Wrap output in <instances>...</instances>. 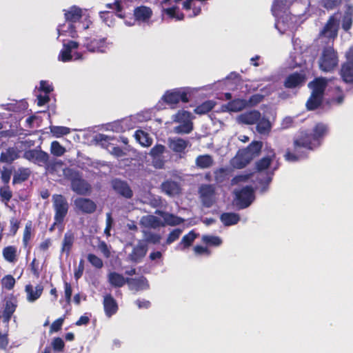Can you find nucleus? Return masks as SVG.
<instances>
[{"label":"nucleus","mask_w":353,"mask_h":353,"mask_svg":"<svg viewBox=\"0 0 353 353\" xmlns=\"http://www.w3.org/2000/svg\"><path fill=\"white\" fill-rule=\"evenodd\" d=\"M327 132V125L322 123H317L311 132H301L294 141L293 149L285 154V159L294 162L305 157L308 151L314 150L321 144Z\"/></svg>","instance_id":"1"},{"label":"nucleus","mask_w":353,"mask_h":353,"mask_svg":"<svg viewBox=\"0 0 353 353\" xmlns=\"http://www.w3.org/2000/svg\"><path fill=\"white\" fill-rule=\"evenodd\" d=\"M46 170L51 174L57 173L59 176L63 174L69 179L71 181L72 190L79 194L85 195L90 190V185L81 179L79 174L72 169H63V163L61 161L47 165Z\"/></svg>","instance_id":"2"},{"label":"nucleus","mask_w":353,"mask_h":353,"mask_svg":"<svg viewBox=\"0 0 353 353\" xmlns=\"http://www.w3.org/2000/svg\"><path fill=\"white\" fill-rule=\"evenodd\" d=\"M201 90V88H177L166 90L162 95L160 101L157 104L159 109H162L161 103H165L170 106V108H176V105L182 101L187 103L191 95Z\"/></svg>","instance_id":"3"},{"label":"nucleus","mask_w":353,"mask_h":353,"mask_svg":"<svg viewBox=\"0 0 353 353\" xmlns=\"http://www.w3.org/2000/svg\"><path fill=\"white\" fill-rule=\"evenodd\" d=\"M294 0H275L272 12L276 17H279L276 23V28L281 32H284L287 28L294 29L296 17L286 14V10Z\"/></svg>","instance_id":"4"},{"label":"nucleus","mask_w":353,"mask_h":353,"mask_svg":"<svg viewBox=\"0 0 353 353\" xmlns=\"http://www.w3.org/2000/svg\"><path fill=\"white\" fill-rule=\"evenodd\" d=\"M326 84L327 81L324 78H319L310 83L309 87L312 91L306 103L308 110H314L321 105Z\"/></svg>","instance_id":"5"},{"label":"nucleus","mask_w":353,"mask_h":353,"mask_svg":"<svg viewBox=\"0 0 353 353\" xmlns=\"http://www.w3.org/2000/svg\"><path fill=\"white\" fill-rule=\"evenodd\" d=\"M192 114L186 110H180L172 116V120L174 123H179L174 128L176 134H189L193 130Z\"/></svg>","instance_id":"6"},{"label":"nucleus","mask_w":353,"mask_h":353,"mask_svg":"<svg viewBox=\"0 0 353 353\" xmlns=\"http://www.w3.org/2000/svg\"><path fill=\"white\" fill-rule=\"evenodd\" d=\"M112 46V43L107 37H85L83 41V46L92 53L105 54Z\"/></svg>","instance_id":"7"},{"label":"nucleus","mask_w":353,"mask_h":353,"mask_svg":"<svg viewBox=\"0 0 353 353\" xmlns=\"http://www.w3.org/2000/svg\"><path fill=\"white\" fill-rule=\"evenodd\" d=\"M79 46V43L74 41L63 43L58 57L59 61L68 62L72 59L74 61L83 59V54L76 51Z\"/></svg>","instance_id":"8"},{"label":"nucleus","mask_w":353,"mask_h":353,"mask_svg":"<svg viewBox=\"0 0 353 353\" xmlns=\"http://www.w3.org/2000/svg\"><path fill=\"white\" fill-rule=\"evenodd\" d=\"M235 204L241 209L248 207L254 200L253 188L246 185L234 191Z\"/></svg>","instance_id":"9"},{"label":"nucleus","mask_w":353,"mask_h":353,"mask_svg":"<svg viewBox=\"0 0 353 353\" xmlns=\"http://www.w3.org/2000/svg\"><path fill=\"white\" fill-rule=\"evenodd\" d=\"M319 67L325 72L333 70L338 63V58L335 51L331 47L325 48L319 59Z\"/></svg>","instance_id":"10"},{"label":"nucleus","mask_w":353,"mask_h":353,"mask_svg":"<svg viewBox=\"0 0 353 353\" xmlns=\"http://www.w3.org/2000/svg\"><path fill=\"white\" fill-rule=\"evenodd\" d=\"M168 145L179 158H183L191 147V143L188 140L180 137H171L168 139Z\"/></svg>","instance_id":"11"},{"label":"nucleus","mask_w":353,"mask_h":353,"mask_svg":"<svg viewBox=\"0 0 353 353\" xmlns=\"http://www.w3.org/2000/svg\"><path fill=\"white\" fill-rule=\"evenodd\" d=\"M53 207L55 210L54 219L57 224L62 222L68 210V204L62 195L56 194L52 196Z\"/></svg>","instance_id":"12"},{"label":"nucleus","mask_w":353,"mask_h":353,"mask_svg":"<svg viewBox=\"0 0 353 353\" xmlns=\"http://www.w3.org/2000/svg\"><path fill=\"white\" fill-rule=\"evenodd\" d=\"M181 0H158L162 7V12L167 14L170 19L181 21L184 19V14L179 11V8L173 6L172 2H179Z\"/></svg>","instance_id":"13"},{"label":"nucleus","mask_w":353,"mask_h":353,"mask_svg":"<svg viewBox=\"0 0 353 353\" xmlns=\"http://www.w3.org/2000/svg\"><path fill=\"white\" fill-rule=\"evenodd\" d=\"M201 201L205 207H210L215 201L214 188L212 185H203L199 189Z\"/></svg>","instance_id":"14"},{"label":"nucleus","mask_w":353,"mask_h":353,"mask_svg":"<svg viewBox=\"0 0 353 353\" xmlns=\"http://www.w3.org/2000/svg\"><path fill=\"white\" fill-rule=\"evenodd\" d=\"M24 157L31 162L42 165L48 162L49 156L42 150H30L24 153Z\"/></svg>","instance_id":"15"},{"label":"nucleus","mask_w":353,"mask_h":353,"mask_svg":"<svg viewBox=\"0 0 353 353\" xmlns=\"http://www.w3.org/2000/svg\"><path fill=\"white\" fill-rule=\"evenodd\" d=\"M339 29V21L335 17L332 16L330 18L327 24L321 32V37L333 40L337 35Z\"/></svg>","instance_id":"16"},{"label":"nucleus","mask_w":353,"mask_h":353,"mask_svg":"<svg viewBox=\"0 0 353 353\" xmlns=\"http://www.w3.org/2000/svg\"><path fill=\"white\" fill-rule=\"evenodd\" d=\"M75 209L83 213H92L95 211L97 205L94 201L86 198H77L74 201Z\"/></svg>","instance_id":"17"},{"label":"nucleus","mask_w":353,"mask_h":353,"mask_svg":"<svg viewBox=\"0 0 353 353\" xmlns=\"http://www.w3.org/2000/svg\"><path fill=\"white\" fill-rule=\"evenodd\" d=\"M166 148L161 144L156 145L150 151V155L152 157V164L157 168H162L165 160L162 159V155L165 152Z\"/></svg>","instance_id":"18"},{"label":"nucleus","mask_w":353,"mask_h":353,"mask_svg":"<svg viewBox=\"0 0 353 353\" xmlns=\"http://www.w3.org/2000/svg\"><path fill=\"white\" fill-rule=\"evenodd\" d=\"M147 252V247L145 243L139 242L133 246L131 252L128 254V259L130 261L138 263L143 258Z\"/></svg>","instance_id":"19"},{"label":"nucleus","mask_w":353,"mask_h":353,"mask_svg":"<svg viewBox=\"0 0 353 353\" xmlns=\"http://www.w3.org/2000/svg\"><path fill=\"white\" fill-rule=\"evenodd\" d=\"M261 113L257 110H252L241 114L236 117V121L239 123L252 125L256 123L260 119Z\"/></svg>","instance_id":"20"},{"label":"nucleus","mask_w":353,"mask_h":353,"mask_svg":"<svg viewBox=\"0 0 353 353\" xmlns=\"http://www.w3.org/2000/svg\"><path fill=\"white\" fill-rule=\"evenodd\" d=\"M305 82V75L299 73H293L286 77L284 81V85L287 88H295L302 86Z\"/></svg>","instance_id":"21"},{"label":"nucleus","mask_w":353,"mask_h":353,"mask_svg":"<svg viewBox=\"0 0 353 353\" xmlns=\"http://www.w3.org/2000/svg\"><path fill=\"white\" fill-rule=\"evenodd\" d=\"M247 152L240 150L236 155L230 161L231 165L237 169H241L248 164L251 160L250 157L248 156Z\"/></svg>","instance_id":"22"},{"label":"nucleus","mask_w":353,"mask_h":353,"mask_svg":"<svg viewBox=\"0 0 353 353\" xmlns=\"http://www.w3.org/2000/svg\"><path fill=\"white\" fill-rule=\"evenodd\" d=\"M64 15L66 21L71 23L79 22L84 16L83 10L77 6H72L67 10H64Z\"/></svg>","instance_id":"23"},{"label":"nucleus","mask_w":353,"mask_h":353,"mask_svg":"<svg viewBox=\"0 0 353 353\" xmlns=\"http://www.w3.org/2000/svg\"><path fill=\"white\" fill-rule=\"evenodd\" d=\"M77 27L70 22H65L60 24L57 28L59 38L62 36L76 38L77 37Z\"/></svg>","instance_id":"24"},{"label":"nucleus","mask_w":353,"mask_h":353,"mask_svg":"<svg viewBox=\"0 0 353 353\" xmlns=\"http://www.w3.org/2000/svg\"><path fill=\"white\" fill-rule=\"evenodd\" d=\"M43 290V288L40 285L36 286L27 285L25 288L27 301L30 303L34 302L41 296Z\"/></svg>","instance_id":"25"},{"label":"nucleus","mask_w":353,"mask_h":353,"mask_svg":"<svg viewBox=\"0 0 353 353\" xmlns=\"http://www.w3.org/2000/svg\"><path fill=\"white\" fill-rule=\"evenodd\" d=\"M103 307L105 314L110 317L118 310V305L114 299L110 294L105 295L103 299Z\"/></svg>","instance_id":"26"},{"label":"nucleus","mask_w":353,"mask_h":353,"mask_svg":"<svg viewBox=\"0 0 353 353\" xmlns=\"http://www.w3.org/2000/svg\"><path fill=\"white\" fill-rule=\"evenodd\" d=\"M152 10L146 6H140L135 8L134 15L135 20L140 22H145L148 21L152 17Z\"/></svg>","instance_id":"27"},{"label":"nucleus","mask_w":353,"mask_h":353,"mask_svg":"<svg viewBox=\"0 0 353 353\" xmlns=\"http://www.w3.org/2000/svg\"><path fill=\"white\" fill-rule=\"evenodd\" d=\"M141 224L145 228H157L163 225V222L160 217L153 215L143 216L140 221Z\"/></svg>","instance_id":"28"},{"label":"nucleus","mask_w":353,"mask_h":353,"mask_svg":"<svg viewBox=\"0 0 353 353\" xmlns=\"http://www.w3.org/2000/svg\"><path fill=\"white\" fill-rule=\"evenodd\" d=\"M112 187L114 190L126 198H130L132 196V192L128 184L120 180H114L112 181Z\"/></svg>","instance_id":"29"},{"label":"nucleus","mask_w":353,"mask_h":353,"mask_svg":"<svg viewBox=\"0 0 353 353\" xmlns=\"http://www.w3.org/2000/svg\"><path fill=\"white\" fill-rule=\"evenodd\" d=\"M108 279L111 285L117 288L122 287L126 283H128V280H130V279H125L122 274L116 272H109Z\"/></svg>","instance_id":"30"},{"label":"nucleus","mask_w":353,"mask_h":353,"mask_svg":"<svg viewBox=\"0 0 353 353\" xmlns=\"http://www.w3.org/2000/svg\"><path fill=\"white\" fill-rule=\"evenodd\" d=\"M341 75L345 82H353V61H348L343 65Z\"/></svg>","instance_id":"31"},{"label":"nucleus","mask_w":353,"mask_h":353,"mask_svg":"<svg viewBox=\"0 0 353 353\" xmlns=\"http://www.w3.org/2000/svg\"><path fill=\"white\" fill-rule=\"evenodd\" d=\"M128 284L131 290L135 291L144 290L149 287L148 281L144 277H141L137 279H130L128 280Z\"/></svg>","instance_id":"32"},{"label":"nucleus","mask_w":353,"mask_h":353,"mask_svg":"<svg viewBox=\"0 0 353 353\" xmlns=\"http://www.w3.org/2000/svg\"><path fill=\"white\" fill-rule=\"evenodd\" d=\"M157 213H158V214H159L161 216V219L163 222V225L165 224L170 225H176L181 223L183 221L181 218L176 216L172 214L161 211H157Z\"/></svg>","instance_id":"33"},{"label":"nucleus","mask_w":353,"mask_h":353,"mask_svg":"<svg viewBox=\"0 0 353 353\" xmlns=\"http://www.w3.org/2000/svg\"><path fill=\"white\" fill-rule=\"evenodd\" d=\"M248 105V103L245 100L236 99L228 103L223 108L230 112H239L246 108Z\"/></svg>","instance_id":"34"},{"label":"nucleus","mask_w":353,"mask_h":353,"mask_svg":"<svg viewBox=\"0 0 353 353\" xmlns=\"http://www.w3.org/2000/svg\"><path fill=\"white\" fill-rule=\"evenodd\" d=\"M256 130L261 134H268L272 129L271 122L265 117H260L256 122Z\"/></svg>","instance_id":"35"},{"label":"nucleus","mask_w":353,"mask_h":353,"mask_svg":"<svg viewBox=\"0 0 353 353\" xmlns=\"http://www.w3.org/2000/svg\"><path fill=\"white\" fill-rule=\"evenodd\" d=\"M74 234L71 232H67L64 234V237L62 241L61 252L65 253L67 256H68L74 243Z\"/></svg>","instance_id":"36"},{"label":"nucleus","mask_w":353,"mask_h":353,"mask_svg":"<svg viewBox=\"0 0 353 353\" xmlns=\"http://www.w3.org/2000/svg\"><path fill=\"white\" fill-rule=\"evenodd\" d=\"M220 219L224 225L230 226L236 224L240 220V216L236 213L225 212L221 215Z\"/></svg>","instance_id":"37"},{"label":"nucleus","mask_w":353,"mask_h":353,"mask_svg":"<svg viewBox=\"0 0 353 353\" xmlns=\"http://www.w3.org/2000/svg\"><path fill=\"white\" fill-rule=\"evenodd\" d=\"M352 18L353 8L351 6H348L342 19V28L344 30L347 31L351 28L353 21Z\"/></svg>","instance_id":"38"},{"label":"nucleus","mask_w":353,"mask_h":353,"mask_svg":"<svg viewBox=\"0 0 353 353\" xmlns=\"http://www.w3.org/2000/svg\"><path fill=\"white\" fill-rule=\"evenodd\" d=\"M276 89V87L273 85H269V87L265 88L263 92H264L263 94H256L252 95L248 102V105H256L259 103H260L263 97L266 95L270 94L272 92H273Z\"/></svg>","instance_id":"39"},{"label":"nucleus","mask_w":353,"mask_h":353,"mask_svg":"<svg viewBox=\"0 0 353 353\" xmlns=\"http://www.w3.org/2000/svg\"><path fill=\"white\" fill-rule=\"evenodd\" d=\"M3 256L8 262L15 263L17 260V249L15 246L10 245L3 248Z\"/></svg>","instance_id":"40"},{"label":"nucleus","mask_w":353,"mask_h":353,"mask_svg":"<svg viewBox=\"0 0 353 353\" xmlns=\"http://www.w3.org/2000/svg\"><path fill=\"white\" fill-rule=\"evenodd\" d=\"M262 145L261 141H253L247 148L243 149V150L247 152L248 157L251 156L250 160L252 161L255 157L259 155L262 148Z\"/></svg>","instance_id":"41"},{"label":"nucleus","mask_w":353,"mask_h":353,"mask_svg":"<svg viewBox=\"0 0 353 353\" xmlns=\"http://www.w3.org/2000/svg\"><path fill=\"white\" fill-rule=\"evenodd\" d=\"M134 137L135 139L143 146L148 147L152 144V139L143 130H137L134 134Z\"/></svg>","instance_id":"42"},{"label":"nucleus","mask_w":353,"mask_h":353,"mask_svg":"<svg viewBox=\"0 0 353 353\" xmlns=\"http://www.w3.org/2000/svg\"><path fill=\"white\" fill-rule=\"evenodd\" d=\"M274 158V152L271 150L267 157L263 158L256 163V168L259 172L266 170L270 165L271 161Z\"/></svg>","instance_id":"43"},{"label":"nucleus","mask_w":353,"mask_h":353,"mask_svg":"<svg viewBox=\"0 0 353 353\" xmlns=\"http://www.w3.org/2000/svg\"><path fill=\"white\" fill-rule=\"evenodd\" d=\"M212 164L213 159L212 157L208 154L200 155L196 159V165L200 168H208Z\"/></svg>","instance_id":"44"},{"label":"nucleus","mask_w":353,"mask_h":353,"mask_svg":"<svg viewBox=\"0 0 353 353\" xmlns=\"http://www.w3.org/2000/svg\"><path fill=\"white\" fill-rule=\"evenodd\" d=\"M196 238V234L193 231L190 232L182 238L180 244L177 246V249L183 250L189 247Z\"/></svg>","instance_id":"45"},{"label":"nucleus","mask_w":353,"mask_h":353,"mask_svg":"<svg viewBox=\"0 0 353 353\" xmlns=\"http://www.w3.org/2000/svg\"><path fill=\"white\" fill-rule=\"evenodd\" d=\"M50 132L57 138L61 137L70 133V129L65 126L50 125Z\"/></svg>","instance_id":"46"},{"label":"nucleus","mask_w":353,"mask_h":353,"mask_svg":"<svg viewBox=\"0 0 353 353\" xmlns=\"http://www.w3.org/2000/svg\"><path fill=\"white\" fill-rule=\"evenodd\" d=\"M17 157V154L14 148H9L1 154L0 161L5 163H11Z\"/></svg>","instance_id":"47"},{"label":"nucleus","mask_w":353,"mask_h":353,"mask_svg":"<svg viewBox=\"0 0 353 353\" xmlns=\"http://www.w3.org/2000/svg\"><path fill=\"white\" fill-rule=\"evenodd\" d=\"M215 105V102L213 101H206L202 104L198 105L194 109V112L199 114H203L210 111Z\"/></svg>","instance_id":"48"},{"label":"nucleus","mask_w":353,"mask_h":353,"mask_svg":"<svg viewBox=\"0 0 353 353\" xmlns=\"http://www.w3.org/2000/svg\"><path fill=\"white\" fill-rule=\"evenodd\" d=\"M163 191L168 195L173 196L179 192V185L172 181H168L163 184Z\"/></svg>","instance_id":"49"},{"label":"nucleus","mask_w":353,"mask_h":353,"mask_svg":"<svg viewBox=\"0 0 353 353\" xmlns=\"http://www.w3.org/2000/svg\"><path fill=\"white\" fill-rule=\"evenodd\" d=\"M66 152V149L62 146L59 142L54 141L50 145V152L56 157H61Z\"/></svg>","instance_id":"50"},{"label":"nucleus","mask_w":353,"mask_h":353,"mask_svg":"<svg viewBox=\"0 0 353 353\" xmlns=\"http://www.w3.org/2000/svg\"><path fill=\"white\" fill-rule=\"evenodd\" d=\"M254 174H240L236 176L232 180V185H241L244 183H249L250 181H252L254 178Z\"/></svg>","instance_id":"51"},{"label":"nucleus","mask_w":353,"mask_h":353,"mask_svg":"<svg viewBox=\"0 0 353 353\" xmlns=\"http://www.w3.org/2000/svg\"><path fill=\"white\" fill-rule=\"evenodd\" d=\"M202 241L212 246H219L222 243V240L220 237L213 235H203L202 236Z\"/></svg>","instance_id":"52"},{"label":"nucleus","mask_w":353,"mask_h":353,"mask_svg":"<svg viewBox=\"0 0 353 353\" xmlns=\"http://www.w3.org/2000/svg\"><path fill=\"white\" fill-rule=\"evenodd\" d=\"M342 0H319V3L327 10H332L339 6Z\"/></svg>","instance_id":"53"},{"label":"nucleus","mask_w":353,"mask_h":353,"mask_svg":"<svg viewBox=\"0 0 353 353\" xmlns=\"http://www.w3.org/2000/svg\"><path fill=\"white\" fill-rule=\"evenodd\" d=\"M32 235V223L28 222L26 224L25 229L23 231V243L26 246L31 239Z\"/></svg>","instance_id":"54"},{"label":"nucleus","mask_w":353,"mask_h":353,"mask_svg":"<svg viewBox=\"0 0 353 353\" xmlns=\"http://www.w3.org/2000/svg\"><path fill=\"white\" fill-rule=\"evenodd\" d=\"M88 261L96 268L100 269L103 267V263L102 260L97 256L93 254L88 255Z\"/></svg>","instance_id":"55"},{"label":"nucleus","mask_w":353,"mask_h":353,"mask_svg":"<svg viewBox=\"0 0 353 353\" xmlns=\"http://www.w3.org/2000/svg\"><path fill=\"white\" fill-rule=\"evenodd\" d=\"M1 283L3 288L11 290L15 284V279L11 275H6L2 279Z\"/></svg>","instance_id":"56"},{"label":"nucleus","mask_w":353,"mask_h":353,"mask_svg":"<svg viewBox=\"0 0 353 353\" xmlns=\"http://www.w3.org/2000/svg\"><path fill=\"white\" fill-rule=\"evenodd\" d=\"M39 90L43 92L45 94H48L53 90V86L49 81L42 80L39 83Z\"/></svg>","instance_id":"57"},{"label":"nucleus","mask_w":353,"mask_h":353,"mask_svg":"<svg viewBox=\"0 0 353 353\" xmlns=\"http://www.w3.org/2000/svg\"><path fill=\"white\" fill-rule=\"evenodd\" d=\"M16 308V305L12 301H7L6 303L4 315L9 319L13 314Z\"/></svg>","instance_id":"58"},{"label":"nucleus","mask_w":353,"mask_h":353,"mask_svg":"<svg viewBox=\"0 0 353 353\" xmlns=\"http://www.w3.org/2000/svg\"><path fill=\"white\" fill-rule=\"evenodd\" d=\"M19 221L15 219L12 218L10 220V233L9 235L14 236L16 234L19 228Z\"/></svg>","instance_id":"59"},{"label":"nucleus","mask_w":353,"mask_h":353,"mask_svg":"<svg viewBox=\"0 0 353 353\" xmlns=\"http://www.w3.org/2000/svg\"><path fill=\"white\" fill-rule=\"evenodd\" d=\"M0 195L5 201H8L12 197V192L8 186L6 185L0 188Z\"/></svg>","instance_id":"60"},{"label":"nucleus","mask_w":353,"mask_h":353,"mask_svg":"<svg viewBox=\"0 0 353 353\" xmlns=\"http://www.w3.org/2000/svg\"><path fill=\"white\" fill-rule=\"evenodd\" d=\"M182 230L180 229H175L173 231H172L167 239V243L170 244L172 242L175 241L176 239H179Z\"/></svg>","instance_id":"61"},{"label":"nucleus","mask_w":353,"mask_h":353,"mask_svg":"<svg viewBox=\"0 0 353 353\" xmlns=\"http://www.w3.org/2000/svg\"><path fill=\"white\" fill-rule=\"evenodd\" d=\"M52 347L56 351H61L64 347V342L61 338H55L52 342Z\"/></svg>","instance_id":"62"},{"label":"nucleus","mask_w":353,"mask_h":353,"mask_svg":"<svg viewBox=\"0 0 353 353\" xmlns=\"http://www.w3.org/2000/svg\"><path fill=\"white\" fill-rule=\"evenodd\" d=\"M98 248L100 250V252L104 255V256H105L106 258L110 256V250L105 242H100L98 245Z\"/></svg>","instance_id":"63"},{"label":"nucleus","mask_w":353,"mask_h":353,"mask_svg":"<svg viewBox=\"0 0 353 353\" xmlns=\"http://www.w3.org/2000/svg\"><path fill=\"white\" fill-rule=\"evenodd\" d=\"M83 18V21L79 22V27L81 28L83 30H87L91 26L92 21L90 20L89 16L85 14H84Z\"/></svg>","instance_id":"64"}]
</instances>
